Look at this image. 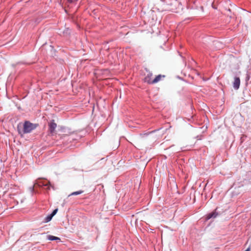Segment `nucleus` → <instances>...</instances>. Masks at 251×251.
<instances>
[{"label":"nucleus","mask_w":251,"mask_h":251,"mask_svg":"<svg viewBox=\"0 0 251 251\" xmlns=\"http://www.w3.org/2000/svg\"><path fill=\"white\" fill-rule=\"evenodd\" d=\"M152 76V73H148L147 74V75L144 78V81L145 82H147L148 84H153V83H152V79H151Z\"/></svg>","instance_id":"obj_4"},{"label":"nucleus","mask_w":251,"mask_h":251,"mask_svg":"<svg viewBox=\"0 0 251 251\" xmlns=\"http://www.w3.org/2000/svg\"><path fill=\"white\" fill-rule=\"evenodd\" d=\"M57 211H58V209H54L51 214L48 215L45 218L44 222L45 223H48V222H50L52 218L56 214Z\"/></svg>","instance_id":"obj_3"},{"label":"nucleus","mask_w":251,"mask_h":251,"mask_svg":"<svg viewBox=\"0 0 251 251\" xmlns=\"http://www.w3.org/2000/svg\"><path fill=\"white\" fill-rule=\"evenodd\" d=\"M240 84V80L239 77H235L233 82V87L235 89H238L239 88Z\"/></svg>","instance_id":"obj_6"},{"label":"nucleus","mask_w":251,"mask_h":251,"mask_svg":"<svg viewBox=\"0 0 251 251\" xmlns=\"http://www.w3.org/2000/svg\"><path fill=\"white\" fill-rule=\"evenodd\" d=\"M83 192L84 191L83 190H79L78 191L74 192L72 193L71 194H70L69 196L79 195L83 193Z\"/></svg>","instance_id":"obj_9"},{"label":"nucleus","mask_w":251,"mask_h":251,"mask_svg":"<svg viewBox=\"0 0 251 251\" xmlns=\"http://www.w3.org/2000/svg\"><path fill=\"white\" fill-rule=\"evenodd\" d=\"M245 251H250V249L249 248L247 250H246Z\"/></svg>","instance_id":"obj_12"},{"label":"nucleus","mask_w":251,"mask_h":251,"mask_svg":"<svg viewBox=\"0 0 251 251\" xmlns=\"http://www.w3.org/2000/svg\"><path fill=\"white\" fill-rule=\"evenodd\" d=\"M165 76H166L165 75H159L156 76V77L153 79H152V83H153V84L156 83L161 81L162 78H165Z\"/></svg>","instance_id":"obj_5"},{"label":"nucleus","mask_w":251,"mask_h":251,"mask_svg":"<svg viewBox=\"0 0 251 251\" xmlns=\"http://www.w3.org/2000/svg\"><path fill=\"white\" fill-rule=\"evenodd\" d=\"M57 127V124L55 123L54 120H52L49 123V131L52 135L55 133V129Z\"/></svg>","instance_id":"obj_2"},{"label":"nucleus","mask_w":251,"mask_h":251,"mask_svg":"<svg viewBox=\"0 0 251 251\" xmlns=\"http://www.w3.org/2000/svg\"><path fill=\"white\" fill-rule=\"evenodd\" d=\"M47 239L49 240H59L60 241V239L59 237H55L52 235H48L47 236Z\"/></svg>","instance_id":"obj_8"},{"label":"nucleus","mask_w":251,"mask_h":251,"mask_svg":"<svg viewBox=\"0 0 251 251\" xmlns=\"http://www.w3.org/2000/svg\"><path fill=\"white\" fill-rule=\"evenodd\" d=\"M38 126L37 124H34L29 121H25L23 125V129L21 130L18 126V131L21 134L31 132Z\"/></svg>","instance_id":"obj_1"},{"label":"nucleus","mask_w":251,"mask_h":251,"mask_svg":"<svg viewBox=\"0 0 251 251\" xmlns=\"http://www.w3.org/2000/svg\"><path fill=\"white\" fill-rule=\"evenodd\" d=\"M48 183H50V182H48L47 183H46V184H45V183H41V184H39V185H44V186H47V185H48Z\"/></svg>","instance_id":"obj_10"},{"label":"nucleus","mask_w":251,"mask_h":251,"mask_svg":"<svg viewBox=\"0 0 251 251\" xmlns=\"http://www.w3.org/2000/svg\"><path fill=\"white\" fill-rule=\"evenodd\" d=\"M69 3H72L73 2V0H66Z\"/></svg>","instance_id":"obj_11"},{"label":"nucleus","mask_w":251,"mask_h":251,"mask_svg":"<svg viewBox=\"0 0 251 251\" xmlns=\"http://www.w3.org/2000/svg\"><path fill=\"white\" fill-rule=\"evenodd\" d=\"M218 214L215 212L214 211L211 213L208 214L207 215L206 219H210L211 218H215L217 216Z\"/></svg>","instance_id":"obj_7"}]
</instances>
